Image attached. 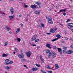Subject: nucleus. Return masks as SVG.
<instances>
[{
  "label": "nucleus",
  "mask_w": 73,
  "mask_h": 73,
  "mask_svg": "<svg viewBox=\"0 0 73 73\" xmlns=\"http://www.w3.org/2000/svg\"><path fill=\"white\" fill-rule=\"evenodd\" d=\"M8 61H9V59H7L6 60H5V62L6 63H7L8 62Z\"/></svg>",
  "instance_id": "nucleus-27"
},
{
  "label": "nucleus",
  "mask_w": 73,
  "mask_h": 73,
  "mask_svg": "<svg viewBox=\"0 0 73 73\" xmlns=\"http://www.w3.org/2000/svg\"><path fill=\"white\" fill-rule=\"evenodd\" d=\"M66 10V9H64L61 10L59 11V12L58 13H59L60 12H64V11H65Z\"/></svg>",
  "instance_id": "nucleus-13"
},
{
  "label": "nucleus",
  "mask_w": 73,
  "mask_h": 73,
  "mask_svg": "<svg viewBox=\"0 0 73 73\" xmlns=\"http://www.w3.org/2000/svg\"><path fill=\"white\" fill-rule=\"evenodd\" d=\"M63 15L64 16H66V14L65 13H63Z\"/></svg>",
  "instance_id": "nucleus-38"
},
{
  "label": "nucleus",
  "mask_w": 73,
  "mask_h": 73,
  "mask_svg": "<svg viewBox=\"0 0 73 73\" xmlns=\"http://www.w3.org/2000/svg\"><path fill=\"white\" fill-rule=\"evenodd\" d=\"M38 68H33L31 70L32 72H36L37 70H38Z\"/></svg>",
  "instance_id": "nucleus-5"
},
{
  "label": "nucleus",
  "mask_w": 73,
  "mask_h": 73,
  "mask_svg": "<svg viewBox=\"0 0 73 73\" xmlns=\"http://www.w3.org/2000/svg\"><path fill=\"white\" fill-rule=\"evenodd\" d=\"M5 69L7 70L9 69H10V67L7 66L5 67Z\"/></svg>",
  "instance_id": "nucleus-28"
},
{
  "label": "nucleus",
  "mask_w": 73,
  "mask_h": 73,
  "mask_svg": "<svg viewBox=\"0 0 73 73\" xmlns=\"http://www.w3.org/2000/svg\"><path fill=\"white\" fill-rule=\"evenodd\" d=\"M69 21H70V20L69 19H67V21H66V23H68Z\"/></svg>",
  "instance_id": "nucleus-40"
},
{
  "label": "nucleus",
  "mask_w": 73,
  "mask_h": 73,
  "mask_svg": "<svg viewBox=\"0 0 73 73\" xmlns=\"http://www.w3.org/2000/svg\"><path fill=\"white\" fill-rule=\"evenodd\" d=\"M10 64H13V62L12 61H11L9 62Z\"/></svg>",
  "instance_id": "nucleus-42"
},
{
  "label": "nucleus",
  "mask_w": 73,
  "mask_h": 73,
  "mask_svg": "<svg viewBox=\"0 0 73 73\" xmlns=\"http://www.w3.org/2000/svg\"><path fill=\"white\" fill-rule=\"evenodd\" d=\"M9 33L10 34H12V32L11 31H10L9 32Z\"/></svg>",
  "instance_id": "nucleus-60"
},
{
  "label": "nucleus",
  "mask_w": 73,
  "mask_h": 73,
  "mask_svg": "<svg viewBox=\"0 0 73 73\" xmlns=\"http://www.w3.org/2000/svg\"><path fill=\"white\" fill-rule=\"evenodd\" d=\"M50 34H51L50 33H46V35H50Z\"/></svg>",
  "instance_id": "nucleus-48"
},
{
  "label": "nucleus",
  "mask_w": 73,
  "mask_h": 73,
  "mask_svg": "<svg viewBox=\"0 0 73 73\" xmlns=\"http://www.w3.org/2000/svg\"><path fill=\"white\" fill-rule=\"evenodd\" d=\"M72 50H68V51H66V53H67V54H69L72 53Z\"/></svg>",
  "instance_id": "nucleus-10"
},
{
  "label": "nucleus",
  "mask_w": 73,
  "mask_h": 73,
  "mask_svg": "<svg viewBox=\"0 0 73 73\" xmlns=\"http://www.w3.org/2000/svg\"><path fill=\"white\" fill-rule=\"evenodd\" d=\"M5 28H6V30L7 31H9V30H10V29L8 25L6 26Z\"/></svg>",
  "instance_id": "nucleus-15"
},
{
  "label": "nucleus",
  "mask_w": 73,
  "mask_h": 73,
  "mask_svg": "<svg viewBox=\"0 0 73 73\" xmlns=\"http://www.w3.org/2000/svg\"><path fill=\"white\" fill-rule=\"evenodd\" d=\"M9 64H10L9 63H9H6V65H9Z\"/></svg>",
  "instance_id": "nucleus-49"
},
{
  "label": "nucleus",
  "mask_w": 73,
  "mask_h": 73,
  "mask_svg": "<svg viewBox=\"0 0 73 73\" xmlns=\"http://www.w3.org/2000/svg\"><path fill=\"white\" fill-rule=\"evenodd\" d=\"M58 40V38H56L55 39H54L53 40H52V42H54V41H55L56 40Z\"/></svg>",
  "instance_id": "nucleus-25"
},
{
  "label": "nucleus",
  "mask_w": 73,
  "mask_h": 73,
  "mask_svg": "<svg viewBox=\"0 0 73 73\" xmlns=\"http://www.w3.org/2000/svg\"><path fill=\"white\" fill-rule=\"evenodd\" d=\"M34 13L36 15H40V12L39 11H34Z\"/></svg>",
  "instance_id": "nucleus-8"
},
{
  "label": "nucleus",
  "mask_w": 73,
  "mask_h": 73,
  "mask_svg": "<svg viewBox=\"0 0 73 73\" xmlns=\"http://www.w3.org/2000/svg\"><path fill=\"white\" fill-rule=\"evenodd\" d=\"M50 50H46V53H50Z\"/></svg>",
  "instance_id": "nucleus-29"
},
{
  "label": "nucleus",
  "mask_w": 73,
  "mask_h": 73,
  "mask_svg": "<svg viewBox=\"0 0 73 73\" xmlns=\"http://www.w3.org/2000/svg\"><path fill=\"white\" fill-rule=\"evenodd\" d=\"M53 52H49V53L48 55V57H51L52 56V54H53Z\"/></svg>",
  "instance_id": "nucleus-11"
},
{
  "label": "nucleus",
  "mask_w": 73,
  "mask_h": 73,
  "mask_svg": "<svg viewBox=\"0 0 73 73\" xmlns=\"http://www.w3.org/2000/svg\"><path fill=\"white\" fill-rule=\"evenodd\" d=\"M48 69H50V67H49V66H48Z\"/></svg>",
  "instance_id": "nucleus-57"
},
{
  "label": "nucleus",
  "mask_w": 73,
  "mask_h": 73,
  "mask_svg": "<svg viewBox=\"0 0 73 73\" xmlns=\"http://www.w3.org/2000/svg\"><path fill=\"white\" fill-rule=\"evenodd\" d=\"M56 37H58V38H58H58H60V37H61V36H60V34H58L57 35H56Z\"/></svg>",
  "instance_id": "nucleus-23"
},
{
  "label": "nucleus",
  "mask_w": 73,
  "mask_h": 73,
  "mask_svg": "<svg viewBox=\"0 0 73 73\" xmlns=\"http://www.w3.org/2000/svg\"><path fill=\"white\" fill-rule=\"evenodd\" d=\"M31 55V52L28 51V57H30Z\"/></svg>",
  "instance_id": "nucleus-9"
},
{
  "label": "nucleus",
  "mask_w": 73,
  "mask_h": 73,
  "mask_svg": "<svg viewBox=\"0 0 73 73\" xmlns=\"http://www.w3.org/2000/svg\"><path fill=\"white\" fill-rule=\"evenodd\" d=\"M37 49H39V48H40L39 47V46H38L37 47Z\"/></svg>",
  "instance_id": "nucleus-56"
},
{
  "label": "nucleus",
  "mask_w": 73,
  "mask_h": 73,
  "mask_svg": "<svg viewBox=\"0 0 73 73\" xmlns=\"http://www.w3.org/2000/svg\"><path fill=\"white\" fill-rule=\"evenodd\" d=\"M52 56L54 58L56 57V54L55 52H53Z\"/></svg>",
  "instance_id": "nucleus-14"
},
{
  "label": "nucleus",
  "mask_w": 73,
  "mask_h": 73,
  "mask_svg": "<svg viewBox=\"0 0 73 73\" xmlns=\"http://www.w3.org/2000/svg\"><path fill=\"white\" fill-rule=\"evenodd\" d=\"M62 52H63V53H66V52L65 51V50H62Z\"/></svg>",
  "instance_id": "nucleus-41"
},
{
  "label": "nucleus",
  "mask_w": 73,
  "mask_h": 73,
  "mask_svg": "<svg viewBox=\"0 0 73 73\" xmlns=\"http://www.w3.org/2000/svg\"><path fill=\"white\" fill-rule=\"evenodd\" d=\"M37 27H41V26H39V25H38Z\"/></svg>",
  "instance_id": "nucleus-59"
},
{
  "label": "nucleus",
  "mask_w": 73,
  "mask_h": 73,
  "mask_svg": "<svg viewBox=\"0 0 73 73\" xmlns=\"http://www.w3.org/2000/svg\"><path fill=\"white\" fill-rule=\"evenodd\" d=\"M36 44H33V46H36Z\"/></svg>",
  "instance_id": "nucleus-58"
},
{
  "label": "nucleus",
  "mask_w": 73,
  "mask_h": 73,
  "mask_svg": "<svg viewBox=\"0 0 73 73\" xmlns=\"http://www.w3.org/2000/svg\"><path fill=\"white\" fill-rule=\"evenodd\" d=\"M14 17L15 16L14 15H13V16H9V17L10 20H11V19H14Z\"/></svg>",
  "instance_id": "nucleus-18"
},
{
  "label": "nucleus",
  "mask_w": 73,
  "mask_h": 73,
  "mask_svg": "<svg viewBox=\"0 0 73 73\" xmlns=\"http://www.w3.org/2000/svg\"><path fill=\"white\" fill-rule=\"evenodd\" d=\"M13 53H14V54H15L16 53V52H14Z\"/></svg>",
  "instance_id": "nucleus-63"
},
{
  "label": "nucleus",
  "mask_w": 73,
  "mask_h": 73,
  "mask_svg": "<svg viewBox=\"0 0 73 73\" xmlns=\"http://www.w3.org/2000/svg\"><path fill=\"white\" fill-rule=\"evenodd\" d=\"M40 71L43 73H45V72L44 71V70L42 69H41L40 70Z\"/></svg>",
  "instance_id": "nucleus-35"
},
{
  "label": "nucleus",
  "mask_w": 73,
  "mask_h": 73,
  "mask_svg": "<svg viewBox=\"0 0 73 73\" xmlns=\"http://www.w3.org/2000/svg\"><path fill=\"white\" fill-rule=\"evenodd\" d=\"M46 46L47 47H48V48H49L50 49H51V47L50 46V44L47 43L46 44Z\"/></svg>",
  "instance_id": "nucleus-20"
},
{
  "label": "nucleus",
  "mask_w": 73,
  "mask_h": 73,
  "mask_svg": "<svg viewBox=\"0 0 73 73\" xmlns=\"http://www.w3.org/2000/svg\"><path fill=\"white\" fill-rule=\"evenodd\" d=\"M49 67V66H46V68H47V69H48V67Z\"/></svg>",
  "instance_id": "nucleus-45"
},
{
  "label": "nucleus",
  "mask_w": 73,
  "mask_h": 73,
  "mask_svg": "<svg viewBox=\"0 0 73 73\" xmlns=\"http://www.w3.org/2000/svg\"><path fill=\"white\" fill-rule=\"evenodd\" d=\"M20 32V28H18L17 29V31L15 33L16 34H17V33H19Z\"/></svg>",
  "instance_id": "nucleus-22"
},
{
  "label": "nucleus",
  "mask_w": 73,
  "mask_h": 73,
  "mask_svg": "<svg viewBox=\"0 0 73 73\" xmlns=\"http://www.w3.org/2000/svg\"><path fill=\"white\" fill-rule=\"evenodd\" d=\"M36 5H31L30 7L31 8H32V9H36Z\"/></svg>",
  "instance_id": "nucleus-6"
},
{
  "label": "nucleus",
  "mask_w": 73,
  "mask_h": 73,
  "mask_svg": "<svg viewBox=\"0 0 73 73\" xmlns=\"http://www.w3.org/2000/svg\"><path fill=\"white\" fill-rule=\"evenodd\" d=\"M55 68L56 69L59 68V66H58V64H56L55 65Z\"/></svg>",
  "instance_id": "nucleus-19"
},
{
  "label": "nucleus",
  "mask_w": 73,
  "mask_h": 73,
  "mask_svg": "<svg viewBox=\"0 0 73 73\" xmlns=\"http://www.w3.org/2000/svg\"><path fill=\"white\" fill-rule=\"evenodd\" d=\"M62 43H64V40L62 41Z\"/></svg>",
  "instance_id": "nucleus-61"
},
{
  "label": "nucleus",
  "mask_w": 73,
  "mask_h": 73,
  "mask_svg": "<svg viewBox=\"0 0 73 73\" xmlns=\"http://www.w3.org/2000/svg\"><path fill=\"white\" fill-rule=\"evenodd\" d=\"M7 56L8 55L7 54H5L4 53L3 54H2V57H7Z\"/></svg>",
  "instance_id": "nucleus-21"
},
{
  "label": "nucleus",
  "mask_w": 73,
  "mask_h": 73,
  "mask_svg": "<svg viewBox=\"0 0 73 73\" xmlns=\"http://www.w3.org/2000/svg\"><path fill=\"white\" fill-rule=\"evenodd\" d=\"M22 16H21V15H20L19 16V17H21Z\"/></svg>",
  "instance_id": "nucleus-54"
},
{
  "label": "nucleus",
  "mask_w": 73,
  "mask_h": 73,
  "mask_svg": "<svg viewBox=\"0 0 73 73\" xmlns=\"http://www.w3.org/2000/svg\"><path fill=\"white\" fill-rule=\"evenodd\" d=\"M17 40L18 42H20L21 40L19 38H17Z\"/></svg>",
  "instance_id": "nucleus-30"
},
{
  "label": "nucleus",
  "mask_w": 73,
  "mask_h": 73,
  "mask_svg": "<svg viewBox=\"0 0 73 73\" xmlns=\"http://www.w3.org/2000/svg\"><path fill=\"white\" fill-rule=\"evenodd\" d=\"M18 56L19 58H24V56L23 53L21 54H18Z\"/></svg>",
  "instance_id": "nucleus-2"
},
{
  "label": "nucleus",
  "mask_w": 73,
  "mask_h": 73,
  "mask_svg": "<svg viewBox=\"0 0 73 73\" xmlns=\"http://www.w3.org/2000/svg\"><path fill=\"white\" fill-rule=\"evenodd\" d=\"M53 49H56V46H54L53 47Z\"/></svg>",
  "instance_id": "nucleus-34"
},
{
  "label": "nucleus",
  "mask_w": 73,
  "mask_h": 73,
  "mask_svg": "<svg viewBox=\"0 0 73 73\" xmlns=\"http://www.w3.org/2000/svg\"><path fill=\"white\" fill-rule=\"evenodd\" d=\"M48 72L49 73H52V71H48Z\"/></svg>",
  "instance_id": "nucleus-44"
},
{
  "label": "nucleus",
  "mask_w": 73,
  "mask_h": 73,
  "mask_svg": "<svg viewBox=\"0 0 73 73\" xmlns=\"http://www.w3.org/2000/svg\"><path fill=\"white\" fill-rule=\"evenodd\" d=\"M21 25L22 27H23V24L22 23H21Z\"/></svg>",
  "instance_id": "nucleus-51"
},
{
  "label": "nucleus",
  "mask_w": 73,
  "mask_h": 73,
  "mask_svg": "<svg viewBox=\"0 0 73 73\" xmlns=\"http://www.w3.org/2000/svg\"><path fill=\"white\" fill-rule=\"evenodd\" d=\"M42 56L41 55L40 56V60L41 61H42V63H44V59H43L42 58Z\"/></svg>",
  "instance_id": "nucleus-17"
},
{
  "label": "nucleus",
  "mask_w": 73,
  "mask_h": 73,
  "mask_svg": "<svg viewBox=\"0 0 73 73\" xmlns=\"http://www.w3.org/2000/svg\"><path fill=\"white\" fill-rule=\"evenodd\" d=\"M37 35H34L33 37V38H32V39L33 41H34L35 40V39H36V38L37 37Z\"/></svg>",
  "instance_id": "nucleus-7"
},
{
  "label": "nucleus",
  "mask_w": 73,
  "mask_h": 73,
  "mask_svg": "<svg viewBox=\"0 0 73 73\" xmlns=\"http://www.w3.org/2000/svg\"><path fill=\"white\" fill-rule=\"evenodd\" d=\"M21 60H22V61H23V62L25 61V59H23V58L21 59Z\"/></svg>",
  "instance_id": "nucleus-39"
},
{
  "label": "nucleus",
  "mask_w": 73,
  "mask_h": 73,
  "mask_svg": "<svg viewBox=\"0 0 73 73\" xmlns=\"http://www.w3.org/2000/svg\"><path fill=\"white\" fill-rule=\"evenodd\" d=\"M36 66H37L38 67H40V65L39 64H36Z\"/></svg>",
  "instance_id": "nucleus-32"
},
{
  "label": "nucleus",
  "mask_w": 73,
  "mask_h": 73,
  "mask_svg": "<svg viewBox=\"0 0 73 73\" xmlns=\"http://www.w3.org/2000/svg\"><path fill=\"white\" fill-rule=\"evenodd\" d=\"M70 47L72 48H73V44H72V45L70 46Z\"/></svg>",
  "instance_id": "nucleus-47"
},
{
  "label": "nucleus",
  "mask_w": 73,
  "mask_h": 73,
  "mask_svg": "<svg viewBox=\"0 0 73 73\" xmlns=\"http://www.w3.org/2000/svg\"><path fill=\"white\" fill-rule=\"evenodd\" d=\"M8 44V42H5V45L4 46H7Z\"/></svg>",
  "instance_id": "nucleus-26"
},
{
  "label": "nucleus",
  "mask_w": 73,
  "mask_h": 73,
  "mask_svg": "<svg viewBox=\"0 0 73 73\" xmlns=\"http://www.w3.org/2000/svg\"><path fill=\"white\" fill-rule=\"evenodd\" d=\"M71 31H72V32H73V29H71Z\"/></svg>",
  "instance_id": "nucleus-52"
},
{
  "label": "nucleus",
  "mask_w": 73,
  "mask_h": 73,
  "mask_svg": "<svg viewBox=\"0 0 73 73\" xmlns=\"http://www.w3.org/2000/svg\"><path fill=\"white\" fill-rule=\"evenodd\" d=\"M39 40L40 39H37L35 40V42H38V41H39Z\"/></svg>",
  "instance_id": "nucleus-37"
},
{
  "label": "nucleus",
  "mask_w": 73,
  "mask_h": 73,
  "mask_svg": "<svg viewBox=\"0 0 73 73\" xmlns=\"http://www.w3.org/2000/svg\"><path fill=\"white\" fill-rule=\"evenodd\" d=\"M10 11L11 12V14H13V12L14 11L13 10V7H12L10 9Z\"/></svg>",
  "instance_id": "nucleus-12"
},
{
  "label": "nucleus",
  "mask_w": 73,
  "mask_h": 73,
  "mask_svg": "<svg viewBox=\"0 0 73 73\" xmlns=\"http://www.w3.org/2000/svg\"><path fill=\"white\" fill-rule=\"evenodd\" d=\"M40 25H42V27H45V26H44V24L42 23H41Z\"/></svg>",
  "instance_id": "nucleus-36"
},
{
  "label": "nucleus",
  "mask_w": 73,
  "mask_h": 73,
  "mask_svg": "<svg viewBox=\"0 0 73 73\" xmlns=\"http://www.w3.org/2000/svg\"><path fill=\"white\" fill-rule=\"evenodd\" d=\"M63 49H65V50H66V49H68V47H66L65 46H63Z\"/></svg>",
  "instance_id": "nucleus-31"
},
{
  "label": "nucleus",
  "mask_w": 73,
  "mask_h": 73,
  "mask_svg": "<svg viewBox=\"0 0 73 73\" xmlns=\"http://www.w3.org/2000/svg\"><path fill=\"white\" fill-rule=\"evenodd\" d=\"M14 49H15V50L16 51V52H19V50H18V49H17L16 48H15Z\"/></svg>",
  "instance_id": "nucleus-33"
},
{
  "label": "nucleus",
  "mask_w": 73,
  "mask_h": 73,
  "mask_svg": "<svg viewBox=\"0 0 73 73\" xmlns=\"http://www.w3.org/2000/svg\"><path fill=\"white\" fill-rule=\"evenodd\" d=\"M39 22H41V20H39Z\"/></svg>",
  "instance_id": "nucleus-64"
},
{
  "label": "nucleus",
  "mask_w": 73,
  "mask_h": 73,
  "mask_svg": "<svg viewBox=\"0 0 73 73\" xmlns=\"http://www.w3.org/2000/svg\"><path fill=\"white\" fill-rule=\"evenodd\" d=\"M23 66H24V67H26V68L27 69H28V67L26 65H24Z\"/></svg>",
  "instance_id": "nucleus-43"
},
{
  "label": "nucleus",
  "mask_w": 73,
  "mask_h": 73,
  "mask_svg": "<svg viewBox=\"0 0 73 73\" xmlns=\"http://www.w3.org/2000/svg\"><path fill=\"white\" fill-rule=\"evenodd\" d=\"M70 40H71V41H72L73 40V39H72V38H70Z\"/></svg>",
  "instance_id": "nucleus-46"
},
{
  "label": "nucleus",
  "mask_w": 73,
  "mask_h": 73,
  "mask_svg": "<svg viewBox=\"0 0 73 73\" xmlns=\"http://www.w3.org/2000/svg\"><path fill=\"white\" fill-rule=\"evenodd\" d=\"M57 49L58 52H62V49H61V48H58Z\"/></svg>",
  "instance_id": "nucleus-16"
},
{
  "label": "nucleus",
  "mask_w": 73,
  "mask_h": 73,
  "mask_svg": "<svg viewBox=\"0 0 73 73\" xmlns=\"http://www.w3.org/2000/svg\"><path fill=\"white\" fill-rule=\"evenodd\" d=\"M25 20L26 21H28V19H25Z\"/></svg>",
  "instance_id": "nucleus-62"
},
{
  "label": "nucleus",
  "mask_w": 73,
  "mask_h": 73,
  "mask_svg": "<svg viewBox=\"0 0 73 73\" xmlns=\"http://www.w3.org/2000/svg\"><path fill=\"white\" fill-rule=\"evenodd\" d=\"M26 54L27 56H28V52H26Z\"/></svg>",
  "instance_id": "nucleus-53"
},
{
  "label": "nucleus",
  "mask_w": 73,
  "mask_h": 73,
  "mask_svg": "<svg viewBox=\"0 0 73 73\" xmlns=\"http://www.w3.org/2000/svg\"><path fill=\"white\" fill-rule=\"evenodd\" d=\"M65 39L66 40H68V38H66Z\"/></svg>",
  "instance_id": "nucleus-55"
},
{
  "label": "nucleus",
  "mask_w": 73,
  "mask_h": 73,
  "mask_svg": "<svg viewBox=\"0 0 73 73\" xmlns=\"http://www.w3.org/2000/svg\"><path fill=\"white\" fill-rule=\"evenodd\" d=\"M67 27L68 29H70L71 28L73 27V23H68V25L67 26Z\"/></svg>",
  "instance_id": "nucleus-3"
},
{
  "label": "nucleus",
  "mask_w": 73,
  "mask_h": 73,
  "mask_svg": "<svg viewBox=\"0 0 73 73\" xmlns=\"http://www.w3.org/2000/svg\"><path fill=\"white\" fill-rule=\"evenodd\" d=\"M36 4H37V5H40L41 4V2H36Z\"/></svg>",
  "instance_id": "nucleus-24"
},
{
  "label": "nucleus",
  "mask_w": 73,
  "mask_h": 73,
  "mask_svg": "<svg viewBox=\"0 0 73 73\" xmlns=\"http://www.w3.org/2000/svg\"><path fill=\"white\" fill-rule=\"evenodd\" d=\"M57 30V29L56 28V29H50V31L51 33H54Z\"/></svg>",
  "instance_id": "nucleus-4"
},
{
  "label": "nucleus",
  "mask_w": 73,
  "mask_h": 73,
  "mask_svg": "<svg viewBox=\"0 0 73 73\" xmlns=\"http://www.w3.org/2000/svg\"><path fill=\"white\" fill-rule=\"evenodd\" d=\"M25 8H27V7H28V5H25Z\"/></svg>",
  "instance_id": "nucleus-50"
},
{
  "label": "nucleus",
  "mask_w": 73,
  "mask_h": 73,
  "mask_svg": "<svg viewBox=\"0 0 73 73\" xmlns=\"http://www.w3.org/2000/svg\"><path fill=\"white\" fill-rule=\"evenodd\" d=\"M46 19H48V23H50V24H53V21L52 20V18L51 17H50V18L46 17Z\"/></svg>",
  "instance_id": "nucleus-1"
}]
</instances>
